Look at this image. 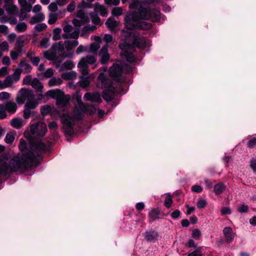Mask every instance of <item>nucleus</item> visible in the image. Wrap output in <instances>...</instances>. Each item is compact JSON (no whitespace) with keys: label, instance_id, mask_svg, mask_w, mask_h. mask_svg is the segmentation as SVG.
Wrapping results in <instances>:
<instances>
[{"label":"nucleus","instance_id":"1","mask_svg":"<svg viewBox=\"0 0 256 256\" xmlns=\"http://www.w3.org/2000/svg\"><path fill=\"white\" fill-rule=\"evenodd\" d=\"M160 13L159 10H148L141 8L138 12L128 14L124 18L126 28L122 31L121 40L124 41L119 45L122 50L120 55L128 62H134L135 58L133 55L136 46L144 48L146 46V40L144 38L138 37L134 34L133 28L148 30L152 27L150 22L143 20H150L153 22L160 20Z\"/></svg>","mask_w":256,"mask_h":256},{"label":"nucleus","instance_id":"2","mask_svg":"<svg viewBox=\"0 0 256 256\" xmlns=\"http://www.w3.org/2000/svg\"><path fill=\"white\" fill-rule=\"evenodd\" d=\"M21 153L12 158L7 164L0 158V174L5 175L8 172L26 170L38 166L41 160V154L46 150V146L40 141L30 142V148L26 149V142L20 139L18 145Z\"/></svg>","mask_w":256,"mask_h":256},{"label":"nucleus","instance_id":"3","mask_svg":"<svg viewBox=\"0 0 256 256\" xmlns=\"http://www.w3.org/2000/svg\"><path fill=\"white\" fill-rule=\"evenodd\" d=\"M76 99L77 104L74 109L72 116L68 114H64L62 116V122L63 125L64 132L68 135L70 136L74 133V126L76 120H80L84 112L92 114L96 112L94 106H86L81 100V95L79 92L74 98Z\"/></svg>","mask_w":256,"mask_h":256},{"label":"nucleus","instance_id":"4","mask_svg":"<svg viewBox=\"0 0 256 256\" xmlns=\"http://www.w3.org/2000/svg\"><path fill=\"white\" fill-rule=\"evenodd\" d=\"M98 80V86L102 88H106L103 92L104 98L106 100H112L114 97V92L111 80L106 78L103 72L100 74Z\"/></svg>","mask_w":256,"mask_h":256},{"label":"nucleus","instance_id":"5","mask_svg":"<svg viewBox=\"0 0 256 256\" xmlns=\"http://www.w3.org/2000/svg\"><path fill=\"white\" fill-rule=\"evenodd\" d=\"M46 95L56 100V104L59 109L64 110L70 104V96L66 95L60 89L50 90L46 92Z\"/></svg>","mask_w":256,"mask_h":256},{"label":"nucleus","instance_id":"6","mask_svg":"<svg viewBox=\"0 0 256 256\" xmlns=\"http://www.w3.org/2000/svg\"><path fill=\"white\" fill-rule=\"evenodd\" d=\"M47 132V127L46 124L42 122H38L30 126V130L26 131L24 136L30 140L34 136H43Z\"/></svg>","mask_w":256,"mask_h":256},{"label":"nucleus","instance_id":"7","mask_svg":"<svg viewBox=\"0 0 256 256\" xmlns=\"http://www.w3.org/2000/svg\"><path fill=\"white\" fill-rule=\"evenodd\" d=\"M78 44V42L76 40H74L66 41L64 42H60L58 44L54 45V46H56V50L62 52L64 57L70 58L73 55L72 49Z\"/></svg>","mask_w":256,"mask_h":256},{"label":"nucleus","instance_id":"8","mask_svg":"<svg viewBox=\"0 0 256 256\" xmlns=\"http://www.w3.org/2000/svg\"><path fill=\"white\" fill-rule=\"evenodd\" d=\"M78 44V42L76 40H74L66 41L64 42H60L58 44L54 45V46H56V50L62 52L64 57L70 58L73 55L72 49Z\"/></svg>","mask_w":256,"mask_h":256},{"label":"nucleus","instance_id":"9","mask_svg":"<svg viewBox=\"0 0 256 256\" xmlns=\"http://www.w3.org/2000/svg\"><path fill=\"white\" fill-rule=\"evenodd\" d=\"M20 72L14 70L12 74L8 76L4 80H0V90L12 87V85L20 80Z\"/></svg>","mask_w":256,"mask_h":256},{"label":"nucleus","instance_id":"10","mask_svg":"<svg viewBox=\"0 0 256 256\" xmlns=\"http://www.w3.org/2000/svg\"><path fill=\"white\" fill-rule=\"evenodd\" d=\"M131 68L127 64L120 63V64H114L110 68V74L114 78H117L123 73H128L130 70Z\"/></svg>","mask_w":256,"mask_h":256},{"label":"nucleus","instance_id":"11","mask_svg":"<svg viewBox=\"0 0 256 256\" xmlns=\"http://www.w3.org/2000/svg\"><path fill=\"white\" fill-rule=\"evenodd\" d=\"M96 59L94 56H90L82 58L78 64L80 71L83 76L88 74V64L96 62Z\"/></svg>","mask_w":256,"mask_h":256},{"label":"nucleus","instance_id":"12","mask_svg":"<svg viewBox=\"0 0 256 256\" xmlns=\"http://www.w3.org/2000/svg\"><path fill=\"white\" fill-rule=\"evenodd\" d=\"M16 100L18 102H23L24 101L30 102H37L35 100V96L32 90L22 88L19 91V96L16 98Z\"/></svg>","mask_w":256,"mask_h":256},{"label":"nucleus","instance_id":"13","mask_svg":"<svg viewBox=\"0 0 256 256\" xmlns=\"http://www.w3.org/2000/svg\"><path fill=\"white\" fill-rule=\"evenodd\" d=\"M76 16L80 19V20L74 19L72 24L75 26L80 27L82 24L88 23L90 22L88 14H86L83 10H80L78 12Z\"/></svg>","mask_w":256,"mask_h":256},{"label":"nucleus","instance_id":"14","mask_svg":"<svg viewBox=\"0 0 256 256\" xmlns=\"http://www.w3.org/2000/svg\"><path fill=\"white\" fill-rule=\"evenodd\" d=\"M38 106V102H26L23 112V117L28 119L32 115L34 114V111L32 110Z\"/></svg>","mask_w":256,"mask_h":256},{"label":"nucleus","instance_id":"15","mask_svg":"<svg viewBox=\"0 0 256 256\" xmlns=\"http://www.w3.org/2000/svg\"><path fill=\"white\" fill-rule=\"evenodd\" d=\"M2 8L6 12L8 16L16 15L18 10L17 6L12 4H6Z\"/></svg>","mask_w":256,"mask_h":256},{"label":"nucleus","instance_id":"16","mask_svg":"<svg viewBox=\"0 0 256 256\" xmlns=\"http://www.w3.org/2000/svg\"><path fill=\"white\" fill-rule=\"evenodd\" d=\"M84 99L92 102H96L98 104L102 102L100 95L98 92L94 94L86 92L84 95Z\"/></svg>","mask_w":256,"mask_h":256},{"label":"nucleus","instance_id":"17","mask_svg":"<svg viewBox=\"0 0 256 256\" xmlns=\"http://www.w3.org/2000/svg\"><path fill=\"white\" fill-rule=\"evenodd\" d=\"M222 232L226 242L230 243L234 240L236 234L233 232L230 227L224 228Z\"/></svg>","mask_w":256,"mask_h":256},{"label":"nucleus","instance_id":"18","mask_svg":"<svg viewBox=\"0 0 256 256\" xmlns=\"http://www.w3.org/2000/svg\"><path fill=\"white\" fill-rule=\"evenodd\" d=\"M100 57V62L102 64L106 63L110 59V55L108 53V46H103L99 52Z\"/></svg>","mask_w":256,"mask_h":256},{"label":"nucleus","instance_id":"19","mask_svg":"<svg viewBox=\"0 0 256 256\" xmlns=\"http://www.w3.org/2000/svg\"><path fill=\"white\" fill-rule=\"evenodd\" d=\"M18 67L20 68H16L15 70H20V75L21 74L22 72H24L26 74L29 73L32 70V67L31 66L24 60L20 62L18 64Z\"/></svg>","mask_w":256,"mask_h":256},{"label":"nucleus","instance_id":"20","mask_svg":"<svg viewBox=\"0 0 256 256\" xmlns=\"http://www.w3.org/2000/svg\"><path fill=\"white\" fill-rule=\"evenodd\" d=\"M120 22L116 21L113 18H109L106 22V24L111 32H114L117 30V28Z\"/></svg>","mask_w":256,"mask_h":256},{"label":"nucleus","instance_id":"21","mask_svg":"<svg viewBox=\"0 0 256 256\" xmlns=\"http://www.w3.org/2000/svg\"><path fill=\"white\" fill-rule=\"evenodd\" d=\"M10 126L16 128H21L25 124L24 120L21 118H12L10 122Z\"/></svg>","mask_w":256,"mask_h":256},{"label":"nucleus","instance_id":"22","mask_svg":"<svg viewBox=\"0 0 256 256\" xmlns=\"http://www.w3.org/2000/svg\"><path fill=\"white\" fill-rule=\"evenodd\" d=\"M94 12L100 14L102 16H105L107 14V10L105 6L96 2L94 5Z\"/></svg>","mask_w":256,"mask_h":256},{"label":"nucleus","instance_id":"23","mask_svg":"<svg viewBox=\"0 0 256 256\" xmlns=\"http://www.w3.org/2000/svg\"><path fill=\"white\" fill-rule=\"evenodd\" d=\"M4 109L10 114H14L17 109V105L14 102L8 101L6 102Z\"/></svg>","mask_w":256,"mask_h":256},{"label":"nucleus","instance_id":"24","mask_svg":"<svg viewBox=\"0 0 256 256\" xmlns=\"http://www.w3.org/2000/svg\"><path fill=\"white\" fill-rule=\"evenodd\" d=\"M44 15L42 12H38L34 16L30 21V24L42 22L44 20Z\"/></svg>","mask_w":256,"mask_h":256},{"label":"nucleus","instance_id":"25","mask_svg":"<svg viewBox=\"0 0 256 256\" xmlns=\"http://www.w3.org/2000/svg\"><path fill=\"white\" fill-rule=\"evenodd\" d=\"M94 40L96 42L90 45V51L92 53L96 54L100 48V42H101V38L98 36H96Z\"/></svg>","mask_w":256,"mask_h":256},{"label":"nucleus","instance_id":"26","mask_svg":"<svg viewBox=\"0 0 256 256\" xmlns=\"http://www.w3.org/2000/svg\"><path fill=\"white\" fill-rule=\"evenodd\" d=\"M31 86L38 92H42L44 88L42 83L36 78L32 79Z\"/></svg>","mask_w":256,"mask_h":256},{"label":"nucleus","instance_id":"27","mask_svg":"<svg viewBox=\"0 0 256 256\" xmlns=\"http://www.w3.org/2000/svg\"><path fill=\"white\" fill-rule=\"evenodd\" d=\"M158 236V233L154 231L146 232L144 234V238L148 241H153L156 239Z\"/></svg>","mask_w":256,"mask_h":256},{"label":"nucleus","instance_id":"28","mask_svg":"<svg viewBox=\"0 0 256 256\" xmlns=\"http://www.w3.org/2000/svg\"><path fill=\"white\" fill-rule=\"evenodd\" d=\"M2 16L0 18V22L2 23L9 22L10 24H15L17 22V20L15 18H8V16Z\"/></svg>","mask_w":256,"mask_h":256},{"label":"nucleus","instance_id":"29","mask_svg":"<svg viewBox=\"0 0 256 256\" xmlns=\"http://www.w3.org/2000/svg\"><path fill=\"white\" fill-rule=\"evenodd\" d=\"M226 186L222 182L214 185V191L216 195H219L223 192L226 189Z\"/></svg>","mask_w":256,"mask_h":256},{"label":"nucleus","instance_id":"30","mask_svg":"<svg viewBox=\"0 0 256 256\" xmlns=\"http://www.w3.org/2000/svg\"><path fill=\"white\" fill-rule=\"evenodd\" d=\"M18 2L22 7V8H26L28 11H31L32 8V4L26 0H18Z\"/></svg>","mask_w":256,"mask_h":256},{"label":"nucleus","instance_id":"31","mask_svg":"<svg viewBox=\"0 0 256 256\" xmlns=\"http://www.w3.org/2000/svg\"><path fill=\"white\" fill-rule=\"evenodd\" d=\"M76 76V73L74 71L66 72L62 74V78L66 80L75 79Z\"/></svg>","mask_w":256,"mask_h":256},{"label":"nucleus","instance_id":"32","mask_svg":"<svg viewBox=\"0 0 256 256\" xmlns=\"http://www.w3.org/2000/svg\"><path fill=\"white\" fill-rule=\"evenodd\" d=\"M62 82V80L60 78H50L48 82V86L50 87L58 86L60 85Z\"/></svg>","mask_w":256,"mask_h":256},{"label":"nucleus","instance_id":"33","mask_svg":"<svg viewBox=\"0 0 256 256\" xmlns=\"http://www.w3.org/2000/svg\"><path fill=\"white\" fill-rule=\"evenodd\" d=\"M27 29V25L24 22H20L17 24L15 27V30L18 32H24Z\"/></svg>","mask_w":256,"mask_h":256},{"label":"nucleus","instance_id":"34","mask_svg":"<svg viewBox=\"0 0 256 256\" xmlns=\"http://www.w3.org/2000/svg\"><path fill=\"white\" fill-rule=\"evenodd\" d=\"M79 36V30L78 28L70 32L66 36V34H63L62 36L64 38H72L75 39L76 40Z\"/></svg>","mask_w":256,"mask_h":256},{"label":"nucleus","instance_id":"35","mask_svg":"<svg viewBox=\"0 0 256 256\" xmlns=\"http://www.w3.org/2000/svg\"><path fill=\"white\" fill-rule=\"evenodd\" d=\"M88 16L92 18V20L93 24L97 26L100 25V18L97 16V14H95V12H91Z\"/></svg>","mask_w":256,"mask_h":256},{"label":"nucleus","instance_id":"36","mask_svg":"<svg viewBox=\"0 0 256 256\" xmlns=\"http://www.w3.org/2000/svg\"><path fill=\"white\" fill-rule=\"evenodd\" d=\"M61 29L60 28H56L53 30V36L52 39L54 40H58L61 38Z\"/></svg>","mask_w":256,"mask_h":256},{"label":"nucleus","instance_id":"37","mask_svg":"<svg viewBox=\"0 0 256 256\" xmlns=\"http://www.w3.org/2000/svg\"><path fill=\"white\" fill-rule=\"evenodd\" d=\"M123 13V9L120 7H116L112 10V14L114 16H119Z\"/></svg>","mask_w":256,"mask_h":256},{"label":"nucleus","instance_id":"38","mask_svg":"<svg viewBox=\"0 0 256 256\" xmlns=\"http://www.w3.org/2000/svg\"><path fill=\"white\" fill-rule=\"evenodd\" d=\"M58 20V14L51 12L48 16V23L50 24H54Z\"/></svg>","mask_w":256,"mask_h":256},{"label":"nucleus","instance_id":"39","mask_svg":"<svg viewBox=\"0 0 256 256\" xmlns=\"http://www.w3.org/2000/svg\"><path fill=\"white\" fill-rule=\"evenodd\" d=\"M79 82L81 87L82 88H86L88 87L90 84L89 78L82 77Z\"/></svg>","mask_w":256,"mask_h":256},{"label":"nucleus","instance_id":"40","mask_svg":"<svg viewBox=\"0 0 256 256\" xmlns=\"http://www.w3.org/2000/svg\"><path fill=\"white\" fill-rule=\"evenodd\" d=\"M96 28V26H90L87 25L85 26L82 30V33L81 34V36H82L84 34V32H92Z\"/></svg>","mask_w":256,"mask_h":256},{"label":"nucleus","instance_id":"41","mask_svg":"<svg viewBox=\"0 0 256 256\" xmlns=\"http://www.w3.org/2000/svg\"><path fill=\"white\" fill-rule=\"evenodd\" d=\"M172 203V196L170 194H168L164 200V206L166 208H170L171 206Z\"/></svg>","mask_w":256,"mask_h":256},{"label":"nucleus","instance_id":"42","mask_svg":"<svg viewBox=\"0 0 256 256\" xmlns=\"http://www.w3.org/2000/svg\"><path fill=\"white\" fill-rule=\"evenodd\" d=\"M30 11H28V10L26 8H21L20 14L19 15L20 20H24L28 16V13L30 12Z\"/></svg>","mask_w":256,"mask_h":256},{"label":"nucleus","instance_id":"43","mask_svg":"<svg viewBox=\"0 0 256 256\" xmlns=\"http://www.w3.org/2000/svg\"><path fill=\"white\" fill-rule=\"evenodd\" d=\"M74 66V63L71 60H68L62 64V67L66 70H72Z\"/></svg>","mask_w":256,"mask_h":256},{"label":"nucleus","instance_id":"44","mask_svg":"<svg viewBox=\"0 0 256 256\" xmlns=\"http://www.w3.org/2000/svg\"><path fill=\"white\" fill-rule=\"evenodd\" d=\"M202 254L201 251V248H198L192 252H189L188 256H202Z\"/></svg>","mask_w":256,"mask_h":256},{"label":"nucleus","instance_id":"45","mask_svg":"<svg viewBox=\"0 0 256 256\" xmlns=\"http://www.w3.org/2000/svg\"><path fill=\"white\" fill-rule=\"evenodd\" d=\"M14 140V136L13 134L11 133H8L5 138V142L7 144H12Z\"/></svg>","mask_w":256,"mask_h":256},{"label":"nucleus","instance_id":"46","mask_svg":"<svg viewBox=\"0 0 256 256\" xmlns=\"http://www.w3.org/2000/svg\"><path fill=\"white\" fill-rule=\"evenodd\" d=\"M20 52L21 51L20 49L12 50L10 54L11 58L14 60L17 59L18 56H20Z\"/></svg>","mask_w":256,"mask_h":256},{"label":"nucleus","instance_id":"47","mask_svg":"<svg viewBox=\"0 0 256 256\" xmlns=\"http://www.w3.org/2000/svg\"><path fill=\"white\" fill-rule=\"evenodd\" d=\"M196 204H197V206L198 208H205V206H206L207 202L205 200L200 198V199L198 200Z\"/></svg>","mask_w":256,"mask_h":256},{"label":"nucleus","instance_id":"48","mask_svg":"<svg viewBox=\"0 0 256 256\" xmlns=\"http://www.w3.org/2000/svg\"><path fill=\"white\" fill-rule=\"evenodd\" d=\"M46 27L47 26L45 24L42 23L36 24L34 27V28L36 31L40 32L46 30Z\"/></svg>","mask_w":256,"mask_h":256},{"label":"nucleus","instance_id":"49","mask_svg":"<svg viewBox=\"0 0 256 256\" xmlns=\"http://www.w3.org/2000/svg\"><path fill=\"white\" fill-rule=\"evenodd\" d=\"M6 116V110L4 104H0V119H4Z\"/></svg>","mask_w":256,"mask_h":256},{"label":"nucleus","instance_id":"50","mask_svg":"<svg viewBox=\"0 0 256 256\" xmlns=\"http://www.w3.org/2000/svg\"><path fill=\"white\" fill-rule=\"evenodd\" d=\"M10 94L6 92H0V100H8L10 98Z\"/></svg>","mask_w":256,"mask_h":256},{"label":"nucleus","instance_id":"51","mask_svg":"<svg viewBox=\"0 0 256 256\" xmlns=\"http://www.w3.org/2000/svg\"><path fill=\"white\" fill-rule=\"evenodd\" d=\"M8 44L6 42H3L0 44V52L1 51H8Z\"/></svg>","mask_w":256,"mask_h":256},{"label":"nucleus","instance_id":"52","mask_svg":"<svg viewBox=\"0 0 256 256\" xmlns=\"http://www.w3.org/2000/svg\"><path fill=\"white\" fill-rule=\"evenodd\" d=\"M44 56L48 60H52L54 58V54L49 51H46L44 52Z\"/></svg>","mask_w":256,"mask_h":256},{"label":"nucleus","instance_id":"53","mask_svg":"<svg viewBox=\"0 0 256 256\" xmlns=\"http://www.w3.org/2000/svg\"><path fill=\"white\" fill-rule=\"evenodd\" d=\"M48 38H44L40 42V46L42 48H46L48 46Z\"/></svg>","mask_w":256,"mask_h":256},{"label":"nucleus","instance_id":"54","mask_svg":"<svg viewBox=\"0 0 256 256\" xmlns=\"http://www.w3.org/2000/svg\"><path fill=\"white\" fill-rule=\"evenodd\" d=\"M32 80V76L30 75L26 76L23 79V84H30Z\"/></svg>","mask_w":256,"mask_h":256},{"label":"nucleus","instance_id":"55","mask_svg":"<svg viewBox=\"0 0 256 256\" xmlns=\"http://www.w3.org/2000/svg\"><path fill=\"white\" fill-rule=\"evenodd\" d=\"M40 111L42 114H47L50 112V108L48 106H44L42 108Z\"/></svg>","mask_w":256,"mask_h":256},{"label":"nucleus","instance_id":"56","mask_svg":"<svg viewBox=\"0 0 256 256\" xmlns=\"http://www.w3.org/2000/svg\"><path fill=\"white\" fill-rule=\"evenodd\" d=\"M201 236V232L198 229H194L192 232V236L195 238H199Z\"/></svg>","mask_w":256,"mask_h":256},{"label":"nucleus","instance_id":"57","mask_svg":"<svg viewBox=\"0 0 256 256\" xmlns=\"http://www.w3.org/2000/svg\"><path fill=\"white\" fill-rule=\"evenodd\" d=\"M64 30L65 32L64 34L67 36L73 30V28L70 25H66L64 27Z\"/></svg>","mask_w":256,"mask_h":256},{"label":"nucleus","instance_id":"58","mask_svg":"<svg viewBox=\"0 0 256 256\" xmlns=\"http://www.w3.org/2000/svg\"><path fill=\"white\" fill-rule=\"evenodd\" d=\"M120 0H104L106 4L108 5L117 6L119 4Z\"/></svg>","mask_w":256,"mask_h":256},{"label":"nucleus","instance_id":"59","mask_svg":"<svg viewBox=\"0 0 256 256\" xmlns=\"http://www.w3.org/2000/svg\"><path fill=\"white\" fill-rule=\"evenodd\" d=\"M256 146V138L250 139L248 142V146L252 148Z\"/></svg>","mask_w":256,"mask_h":256},{"label":"nucleus","instance_id":"60","mask_svg":"<svg viewBox=\"0 0 256 256\" xmlns=\"http://www.w3.org/2000/svg\"><path fill=\"white\" fill-rule=\"evenodd\" d=\"M220 212L222 215L230 214H231V210L228 207H223L220 210Z\"/></svg>","mask_w":256,"mask_h":256},{"label":"nucleus","instance_id":"61","mask_svg":"<svg viewBox=\"0 0 256 256\" xmlns=\"http://www.w3.org/2000/svg\"><path fill=\"white\" fill-rule=\"evenodd\" d=\"M30 60L33 64L38 66V63L40 62V58L38 56H36V57L30 56Z\"/></svg>","mask_w":256,"mask_h":256},{"label":"nucleus","instance_id":"62","mask_svg":"<svg viewBox=\"0 0 256 256\" xmlns=\"http://www.w3.org/2000/svg\"><path fill=\"white\" fill-rule=\"evenodd\" d=\"M48 10L51 11L52 12H55L58 10V6L54 2L50 3L48 6Z\"/></svg>","mask_w":256,"mask_h":256},{"label":"nucleus","instance_id":"63","mask_svg":"<svg viewBox=\"0 0 256 256\" xmlns=\"http://www.w3.org/2000/svg\"><path fill=\"white\" fill-rule=\"evenodd\" d=\"M54 75V71L52 68L48 69L44 72V76L46 78H50Z\"/></svg>","mask_w":256,"mask_h":256},{"label":"nucleus","instance_id":"64","mask_svg":"<svg viewBox=\"0 0 256 256\" xmlns=\"http://www.w3.org/2000/svg\"><path fill=\"white\" fill-rule=\"evenodd\" d=\"M250 166L254 172H256V159H252L251 160Z\"/></svg>","mask_w":256,"mask_h":256}]
</instances>
